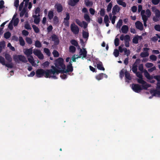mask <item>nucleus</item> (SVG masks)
I'll return each mask as SVG.
<instances>
[{"mask_svg": "<svg viewBox=\"0 0 160 160\" xmlns=\"http://www.w3.org/2000/svg\"><path fill=\"white\" fill-rule=\"evenodd\" d=\"M32 48H31L29 49H26L24 51V54L28 57L31 55L33 53Z\"/></svg>", "mask_w": 160, "mask_h": 160, "instance_id": "10", "label": "nucleus"}, {"mask_svg": "<svg viewBox=\"0 0 160 160\" xmlns=\"http://www.w3.org/2000/svg\"><path fill=\"white\" fill-rule=\"evenodd\" d=\"M137 65H135V64H133L132 65V72L135 73L137 72Z\"/></svg>", "mask_w": 160, "mask_h": 160, "instance_id": "31", "label": "nucleus"}, {"mask_svg": "<svg viewBox=\"0 0 160 160\" xmlns=\"http://www.w3.org/2000/svg\"><path fill=\"white\" fill-rule=\"evenodd\" d=\"M72 62L70 61L69 65L67 66V69L64 70V73L72 72L73 70V67L72 64Z\"/></svg>", "mask_w": 160, "mask_h": 160, "instance_id": "8", "label": "nucleus"}, {"mask_svg": "<svg viewBox=\"0 0 160 160\" xmlns=\"http://www.w3.org/2000/svg\"><path fill=\"white\" fill-rule=\"evenodd\" d=\"M0 63L2 65L5 64V61L4 58L0 56Z\"/></svg>", "mask_w": 160, "mask_h": 160, "instance_id": "43", "label": "nucleus"}, {"mask_svg": "<svg viewBox=\"0 0 160 160\" xmlns=\"http://www.w3.org/2000/svg\"><path fill=\"white\" fill-rule=\"evenodd\" d=\"M5 59L8 62H10L12 61V58L11 56L8 53H6L4 55Z\"/></svg>", "mask_w": 160, "mask_h": 160, "instance_id": "20", "label": "nucleus"}, {"mask_svg": "<svg viewBox=\"0 0 160 160\" xmlns=\"http://www.w3.org/2000/svg\"><path fill=\"white\" fill-rule=\"evenodd\" d=\"M113 54L116 57H117L119 55V51L117 49H115L113 52Z\"/></svg>", "mask_w": 160, "mask_h": 160, "instance_id": "47", "label": "nucleus"}, {"mask_svg": "<svg viewBox=\"0 0 160 160\" xmlns=\"http://www.w3.org/2000/svg\"><path fill=\"white\" fill-rule=\"evenodd\" d=\"M153 66V64L150 62H147L145 64V66L147 68H150L152 67Z\"/></svg>", "mask_w": 160, "mask_h": 160, "instance_id": "58", "label": "nucleus"}, {"mask_svg": "<svg viewBox=\"0 0 160 160\" xmlns=\"http://www.w3.org/2000/svg\"><path fill=\"white\" fill-rule=\"evenodd\" d=\"M152 19L154 22H157L160 20V17L155 16L153 17Z\"/></svg>", "mask_w": 160, "mask_h": 160, "instance_id": "56", "label": "nucleus"}, {"mask_svg": "<svg viewBox=\"0 0 160 160\" xmlns=\"http://www.w3.org/2000/svg\"><path fill=\"white\" fill-rule=\"evenodd\" d=\"M100 15L102 16H103L105 14V12L104 9L101 8L100 11Z\"/></svg>", "mask_w": 160, "mask_h": 160, "instance_id": "62", "label": "nucleus"}, {"mask_svg": "<svg viewBox=\"0 0 160 160\" xmlns=\"http://www.w3.org/2000/svg\"><path fill=\"white\" fill-rule=\"evenodd\" d=\"M66 18H64L63 23L65 26L68 27L69 26V22L68 20L70 19L69 13L68 12H66Z\"/></svg>", "mask_w": 160, "mask_h": 160, "instance_id": "7", "label": "nucleus"}, {"mask_svg": "<svg viewBox=\"0 0 160 160\" xmlns=\"http://www.w3.org/2000/svg\"><path fill=\"white\" fill-rule=\"evenodd\" d=\"M97 68L101 70L104 71L105 70V68L103 66L102 63L101 62L99 61V60L97 59Z\"/></svg>", "mask_w": 160, "mask_h": 160, "instance_id": "14", "label": "nucleus"}, {"mask_svg": "<svg viewBox=\"0 0 160 160\" xmlns=\"http://www.w3.org/2000/svg\"><path fill=\"white\" fill-rule=\"evenodd\" d=\"M18 56H19V61L25 63L27 62V61L26 57L24 56L20 55H18Z\"/></svg>", "mask_w": 160, "mask_h": 160, "instance_id": "19", "label": "nucleus"}, {"mask_svg": "<svg viewBox=\"0 0 160 160\" xmlns=\"http://www.w3.org/2000/svg\"><path fill=\"white\" fill-rule=\"evenodd\" d=\"M87 52L85 48H83V51H82V49L80 48L79 54L81 56H78L77 58H80L81 57L82 58H86L87 56Z\"/></svg>", "mask_w": 160, "mask_h": 160, "instance_id": "9", "label": "nucleus"}, {"mask_svg": "<svg viewBox=\"0 0 160 160\" xmlns=\"http://www.w3.org/2000/svg\"><path fill=\"white\" fill-rule=\"evenodd\" d=\"M150 58L152 61H155L157 60L156 56L154 55H152L150 56Z\"/></svg>", "mask_w": 160, "mask_h": 160, "instance_id": "52", "label": "nucleus"}, {"mask_svg": "<svg viewBox=\"0 0 160 160\" xmlns=\"http://www.w3.org/2000/svg\"><path fill=\"white\" fill-rule=\"evenodd\" d=\"M19 42L20 44L22 46H24L25 45V41L22 38L21 36L19 37Z\"/></svg>", "mask_w": 160, "mask_h": 160, "instance_id": "28", "label": "nucleus"}, {"mask_svg": "<svg viewBox=\"0 0 160 160\" xmlns=\"http://www.w3.org/2000/svg\"><path fill=\"white\" fill-rule=\"evenodd\" d=\"M120 10V8L117 5H115L113 8L112 12L113 15H115L117 12H118Z\"/></svg>", "mask_w": 160, "mask_h": 160, "instance_id": "12", "label": "nucleus"}, {"mask_svg": "<svg viewBox=\"0 0 160 160\" xmlns=\"http://www.w3.org/2000/svg\"><path fill=\"white\" fill-rule=\"evenodd\" d=\"M84 18L86 21L88 22H90V18L89 15L87 14H85L84 15Z\"/></svg>", "mask_w": 160, "mask_h": 160, "instance_id": "36", "label": "nucleus"}, {"mask_svg": "<svg viewBox=\"0 0 160 160\" xmlns=\"http://www.w3.org/2000/svg\"><path fill=\"white\" fill-rule=\"evenodd\" d=\"M69 51L72 53H74L76 51V48L73 46H71L69 48Z\"/></svg>", "mask_w": 160, "mask_h": 160, "instance_id": "38", "label": "nucleus"}, {"mask_svg": "<svg viewBox=\"0 0 160 160\" xmlns=\"http://www.w3.org/2000/svg\"><path fill=\"white\" fill-rule=\"evenodd\" d=\"M130 36L128 35H126L124 36V41H130Z\"/></svg>", "mask_w": 160, "mask_h": 160, "instance_id": "51", "label": "nucleus"}, {"mask_svg": "<svg viewBox=\"0 0 160 160\" xmlns=\"http://www.w3.org/2000/svg\"><path fill=\"white\" fill-rule=\"evenodd\" d=\"M150 93L152 94V96H156V95H158L160 97V91L157 90L153 89L151 90Z\"/></svg>", "mask_w": 160, "mask_h": 160, "instance_id": "16", "label": "nucleus"}, {"mask_svg": "<svg viewBox=\"0 0 160 160\" xmlns=\"http://www.w3.org/2000/svg\"><path fill=\"white\" fill-rule=\"evenodd\" d=\"M144 75L145 77L148 80H151L154 78L158 82H160V75H156L153 77L145 69L144 71Z\"/></svg>", "mask_w": 160, "mask_h": 160, "instance_id": "5", "label": "nucleus"}, {"mask_svg": "<svg viewBox=\"0 0 160 160\" xmlns=\"http://www.w3.org/2000/svg\"><path fill=\"white\" fill-rule=\"evenodd\" d=\"M64 60L62 58H59L55 61V65L58 68L60 67L62 69H65L66 66L63 63Z\"/></svg>", "mask_w": 160, "mask_h": 160, "instance_id": "4", "label": "nucleus"}, {"mask_svg": "<svg viewBox=\"0 0 160 160\" xmlns=\"http://www.w3.org/2000/svg\"><path fill=\"white\" fill-rule=\"evenodd\" d=\"M104 22L105 23L110 22L109 21L108 16V15H106L105 16L104 18Z\"/></svg>", "mask_w": 160, "mask_h": 160, "instance_id": "48", "label": "nucleus"}, {"mask_svg": "<svg viewBox=\"0 0 160 160\" xmlns=\"http://www.w3.org/2000/svg\"><path fill=\"white\" fill-rule=\"evenodd\" d=\"M82 34L83 37L84 38L88 39V38L89 37V33L88 32L83 30L82 32Z\"/></svg>", "mask_w": 160, "mask_h": 160, "instance_id": "27", "label": "nucleus"}, {"mask_svg": "<svg viewBox=\"0 0 160 160\" xmlns=\"http://www.w3.org/2000/svg\"><path fill=\"white\" fill-rule=\"evenodd\" d=\"M112 2H110L107 6V11L108 12H109L111 11V9L112 8Z\"/></svg>", "mask_w": 160, "mask_h": 160, "instance_id": "40", "label": "nucleus"}, {"mask_svg": "<svg viewBox=\"0 0 160 160\" xmlns=\"http://www.w3.org/2000/svg\"><path fill=\"white\" fill-rule=\"evenodd\" d=\"M53 16L54 15L53 10H50L48 12V18L50 20H51L53 18Z\"/></svg>", "mask_w": 160, "mask_h": 160, "instance_id": "23", "label": "nucleus"}, {"mask_svg": "<svg viewBox=\"0 0 160 160\" xmlns=\"http://www.w3.org/2000/svg\"><path fill=\"white\" fill-rule=\"evenodd\" d=\"M35 45L36 47L40 48L42 47V44L38 40H37L35 43Z\"/></svg>", "mask_w": 160, "mask_h": 160, "instance_id": "32", "label": "nucleus"}, {"mask_svg": "<svg viewBox=\"0 0 160 160\" xmlns=\"http://www.w3.org/2000/svg\"><path fill=\"white\" fill-rule=\"evenodd\" d=\"M117 3L120 5L122 6L123 7H126V3L122 1H117Z\"/></svg>", "mask_w": 160, "mask_h": 160, "instance_id": "35", "label": "nucleus"}, {"mask_svg": "<svg viewBox=\"0 0 160 160\" xmlns=\"http://www.w3.org/2000/svg\"><path fill=\"white\" fill-rule=\"evenodd\" d=\"M84 2L86 6L87 7L92 6V2L89 1V0H85Z\"/></svg>", "mask_w": 160, "mask_h": 160, "instance_id": "26", "label": "nucleus"}, {"mask_svg": "<svg viewBox=\"0 0 160 160\" xmlns=\"http://www.w3.org/2000/svg\"><path fill=\"white\" fill-rule=\"evenodd\" d=\"M53 67V70L52 69H47V72H46V76L47 77H48V75L49 74H52L53 75H55V73L57 74H58L60 73H64V70H59L57 69L54 66Z\"/></svg>", "mask_w": 160, "mask_h": 160, "instance_id": "3", "label": "nucleus"}, {"mask_svg": "<svg viewBox=\"0 0 160 160\" xmlns=\"http://www.w3.org/2000/svg\"><path fill=\"white\" fill-rule=\"evenodd\" d=\"M34 32L37 33H38L39 32V29L35 25H32V26Z\"/></svg>", "mask_w": 160, "mask_h": 160, "instance_id": "39", "label": "nucleus"}, {"mask_svg": "<svg viewBox=\"0 0 160 160\" xmlns=\"http://www.w3.org/2000/svg\"><path fill=\"white\" fill-rule=\"evenodd\" d=\"M54 23L56 24H58L59 22V19L58 17L57 16H55L53 19Z\"/></svg>", "mask_w": 160, "mask_h": 160, "instance_id": "49", "label": "nucleus"}, {"mask_svg": "<svg viewBox=\"0 0 160 160\" xmlns=\"http://www.w3.org/2000/svg\"><path fill=\"white\" fill-rule=\"evenodd\" d=\"M149 53L148 52H142L140 54V56L142 58H145L149 56Z\"/></svg>", "mask_w": 160, "mask_h": 160, "instance_id": "29", "label": "nucleus"}, {"mask_svg": "<svg viewBox=\"0 0 160 160\" xmlns=\"http://www.w3.org/2000/svg\"><path fill=\"white\" fill-rule=\"evenodd\" d=\"M128 30V26L126 25H123L121 28V31L122 33H127Z\"/></svg>", "mask_w": 160, "mask_h": 160, "instance_id": "17", "label": "nucleus"}, {"mask_svg": "<svg viewBox=\"0 0 160 160\" xmlns=\"http://www.w3.org/2000/svg\"><path fill=\"white\" fill-rule=\"evenodd\" d=\"M71 30L72 33L75 35L78 34L79 31V29L78 26L76 25L75 23H73L71 25Z\"/></svg>", "mask_w": 160, "mask_h": 160, "instance_id": "6", "label": "nucleus"}, {"mask_svg": "<svg viewBox=\"0 0 160 160\" xmlns=\"http://www.w3.org/2000/svg\"><path fill=\"white\" fill-rule=\"evenodd\" d=\"M142 19L143 22H147L148 20V17L144 14L142 15Z\"/></svg>", "mask_w": 160, "mask_h": 160, "instance_id": "54", "label": "nucleus"}, {"mask_svg": "<svg viewBox=\"0 0 160 160\" xmlns=\"http://www.w3.org/2000/svg\"><path fill=\"white\" fill-rule=\"evenodd\" d=\"M122 19H119L117 24V27L118 28H120L122 26Z\"/></svg>", "mask_w": 160, "mask_h": 160, "instance_id": "50", "label": "nucleus"}, {"mask_svg": "<svg viewBox=\"0 0 160 160\" xmlns=\"http://www.w3.org/2000/svg\"><path fill=\"white\" fill-rule=\"evenodd\" d=\"M41 52L40 50L38 49H34L33 52V53L34 54L37 56Z\"/></svg>", "mask_w": 160, "mask_h": 160, "instance_id": "34", "label": "nucleus"}, {"mask_svg": "<svg viewBox=\"0 0 160 160\" xmlns=\"http://www.w3.org/2000/svg\"><path fill=\"white\" fill-rule=\"evenodd\" d=\"M12 21V20L9 23L8 28L11 30L13 29Z\"/></svg>", "mask_w": 160, "mask_h": 160, "instance_id": "59", "label": "nucleus"}, {"mask_svg": "<svg viewBox=\"0 0 160 160\" xmlns=\"http://www.w3.org/2000/svg\"><path fill=\"white\" fill-rule=\"evenodd\" d=\"M119 40L118 38L116 37L114 40V44L117 47L119 45Z\"/></svg>", "mask_w": 160, "mask_h": 160, "instance_id": "44", "label": "nucleus"}, {"mask_svg": "<svg viewBox=\"0 0 160 160\" xmlns=\"http://www.w3.org/2000/svg\"><path fill=\"white\" fill-rule=\"evenodd\" d=\"M44 51L48 56L50 55V52L48 48H44Z\"/></svg>", "mask_w": 160, "mask_h": 160, "instance_id": "45", "label": "nucleus"}, {"mask_svg": "<svg viewBox=\"0 0 160 160\" xmlns=\"http://www.w3.org/2000/svg\"><path fill=\"white\" fill-rule=\"evenodd\" d=\"M11 36V33L9 32H5L4 34V37L7 39L9 38Z\"/></svg>", "mask_w": 160, "mask_h": 160, "instance_id": "37", "label": "nucleus"}, {"mask_svg": "<svg viewBox=\"0 0 160 160\" xmlns=\"http://www.w3.org/2000/svg\"><path fill=\"white\" fill-rule=\"evenodd\" d=\"M79 1V0H71L69 3V4L71 6L73 7L75 6Z\"/></svg>", "mask_w": 160, "mask_h": 160, "instance_id": "21", "label": "nucleus"}, {"mask_svg": "<svg viewBox=\"0 0 160 160\" xmlns=\"http://www.w3.org/2000/svg\"><path fill=\"white\" fill-rule=\"evenodd\" d=\"M137 81L138 83L141 84L142 85L147 84V82L143 80V78L138 79Z\"/></svg>", "mask_w": 160, "mask_h": 160, "instance_id": "25", "label": "nucleus"}, {"mask_svg": "<svg viewBox=\"0 0 160 160\" xmlns=\"http://www.w3.org/2000/svg\"><path fill=\"white\" fill-rule=\"evenodd\" d=\"M135 25L137 28L140 30H142L143 29L142 24L140 21H137L135 23Z\"/></svg>", "mask_w": 160, "mask_h": 160, "instance_id": "13", "label": "nucleus"}, {"mask_svg": "<svg viewBox=\"0 0 160 160\" xmlns=\"http://www.w3.org/2000/svg\"><path fill=\"white\" fill-rule=\"evenodd\" d=\"M47 72V69L44 70L42 68L38 69L36 71V76L38 78L44 77L46 78H52L54 79H57V77L54 75H51L52 74H49L48 77H47L46 74Z\"/></svg>", "mask_w": 160, "mask_h": 160, "instance_id": "1", "label": "nucleus"}, {"mask_svg": "<svg viewBox=\"0 0 160 160\" xmlns=\"http://www.w3.org/2000/svg\"><path fill=\"white\" fill-rule=\"evenodd\" d=\"M155 16L160 17V12L158 9L155 10Z\"/></svg>", "mask_w": 160, "mask_h": 160, "instance_id": "61", "label": "nucleus"}, {"mask_svg": "<svg viewBox=\"0 0 160 160\" xmlns=\"http://www.w3.org/2000/svg\"><path fill=\"white\" fill-rule=\"evenodd\" d=\"M52 40L54 41L56 45H58L59 43V40L57 36L55 34H53L51 36Z\"/></svg>", "mask_w": 160, "mask_h": 160, "instance_id": "15", "label": "nucleus"}, {"mask_svg": "<svg viewBox=\"0 0 160 160\" xmlns=\"http://www.w3.org/2000/svg\"><path fill=\"white\" fill-rule=\"evenodd\" d=\"M150 86L149 84H146L141 86L138 84H133L132 86V89L136 92L139 93L143 89L147 90V88Z\"/></svg>", "mask_w": 160, "mask_h": 160, "instance_id": "2", "label": "nucleus"}, {"mask_svg": "<svg viewBox=\"0 0 160 160\" xmlns=\"http://www.w3.org/2000/svg\"><path fill=\"white\" fill-rule=\"evenodd\" d=\"M70 42L72 45L76 47H78V48H79V46L78 45V43L76 40L74 39H72L70 41Z\"/></svg>", "mask_w": 160, "mask_h": 160, "instance_id": "24", "label": "nucleus"}, {"mask_svg": "<svg viewBox=\"0 0 160 160\" xmlns=\"http://www.w3.org/2000/svg\"><path fill=\"white\" fill-rule=\"evenodd\" d=\"M22 33L23 35L27 36L29 34V32L27 30H24L22 31Z\"/></svg>", "mask_w": 160, "mask_h": 160, "instance_id": "64", "label": "nucleus"}, {"mask_svg": "<svg viewBox=\"0 0 160 160\" xmlns=\"http://www.w3.org/2000/svg\"><path fill=\"white\" fill-rule=\"evenodd\" d=\"M146 14L148 17H149L151 14L150 10L149 9H147L146 10Z\"/></svg>", "mask_w": 160, "mask_h": 160, "instance_id": "57", "label": "nucleus"}, {"mask_svg": "<svg viewBox=\"0 0 160 160\" xmlns=\"http://www.w3.org/2000/svg\"><path fill=\"white\" fill-rule=\"evenodd\" d=\"M103 73H101L96 76V78L98 80L102 79L103 78Z\"/></svg>", "mask_w": 160, "mask_h": 160, "instance_id": "33", "label": "nucleus"}, {"mask_svg": "<svg viewBox=\"0 0 160 160\" xmlns=\"http://www.w3.org/2000/svg\"><path fill=\"white\" fill-rule=\"evenodd\" d=\"M13 59L16 62H19V56H18V55H14L13 57Z\"/></svg>", "mask_w": 160, "mask_h": 160, "instance_id": "55", "label": "nucleus"}, {"mask_svg": "<svg viewBox=\"0 0 160 160\" xmlns=\"http://www.w3.org/2000/svg\"><path fill=\"white\" fill-rule=\"evenodd\" d=\"M29 57H30L28 58V60L29 62L33 65L34 63V61L32 55H31Z\"/></svg>", "mask_w": 160, "mask_h": 160, "instance_id": "30", "label": "nucleus"}, {"mask_svg": "<svg viewBox=\"0 0 160 160\" xmlns=\"http://www.w3.org/2000/svg\"><path fill=\"white\" fill-rule=\"evenodd\" d=\"M26 41L29 44H31L32 43V39L30 38L26 37Z\"/></svg>", "mask_w": 160, "mask_h": 160, "instance_id": "46", "label": "nucleus"}, {"mask_svg": "<svg viewBox=\"0 0 160 160\" xmlns=\"http://www.w3.org/2000/svg\"><path fill=\"white\" fill-rule=\"evenodd\" d=\"M52 54L54 57H58L59 56L58 52L56 50H54L52 52Z\"/></svg>", "mask_w": 160, "mask_h": 160, "instance_id": "42", "label": "nucleus"}, {"mask_svg": "<svg viewBox=\"0 0 160 160\" xmlns=\"http://www.w3.org/2000/svg\"><path fill=\"white\" fill-rule=\"evenodd\" d=\"M40 16V15L38 14V15H33V17L34 18V23L36 24H38L40 22V18L38 17Z\"/></svg>", "mask_w": 160, "mask_h": 160, "instance_id": "18", "label": "nucleus"}, {"mask_svg": "<svg viewBox=\"0 0 160 160\" xmlns=\"http://www.w3.org/2000/svg\"><path fill=\"white\" fill-rule=\"evenodd\" d=\"M132 42L135 44H137L138 42V38L137 36L135 37L132 39Z\"/></svg>", "mask_w": 160, "mask_h": 160, "instance_id": "41", "label": "nucleus"}, {"mask_svg": "<svg viewBox=\"0 0 160 160\" xmlns=\"http://www.w3.org/2000/svg\"><path fill=\"white\" fill-rule=\"evenodd\" d=\"M75 22L77 24H78L79 26L80 27H82V23L81 22H80V20L78 19H76L75 20Z\"/></svg>", "mask_w": 160, "mask_h": 160, "instance_id": "53", "label": "nucleus"}, {"mask_svg": "<svg viewBox=\"0 0 160 160\" xmlns=\"http://www.w3.org/2000/svg\"><path fill=\"white\" fill-rule=\"evenodd\" d=\"M155 29L158 31L160 32V25L159 24H157L154 26Z\"/></svg>", "mask_w": 160, "mask_h": 160, "instance_id": "60", "label": "nucleus"}, {"mask_svg": "<svg viewBox=\"0 0 160 160\" xmlns=\"http://www.w3.org/2000/svg\"><path fill=\"white\" fill-rule=\"evenodd\" d=\"M55 8L57 9V12H61L63 10V7L62 5L60 3H57L54 6Z\"/></svg>", "mask_w": 160, "mask_h": 160, "instance_id": "11", "label": "nucleus"}, {"mask_svg": "<svg viewBox=\"0 0 160 160\" xmlns=\"http://www.w3.org/2000/svg\"><path fill=\"white\" fill-rule=\"evenodd\" d=\"M124 74L125 77L128 80H131L132 79V78L130 73L128 72L126 70Z\"/></svg>", "mask_w": 160, "mask_h": 160, "instance_id": "22", "label": "nucleus"}, {"mask_svg": "<svg viewBox=\"0 0 160 160\" xmlns=\"http://www.w3.org/2000/svg\"><path fill=\"white\" fill-rule=\"evenodd\" d=\"M49 65V62L48 61L44 62L42 64V65L45 67H48Z\"/></svg>", "mask_w": 160, "mask_h": 160, "instance_id": "63", "label": "nucleus"}]
</instances>
